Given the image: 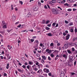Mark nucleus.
I'll use <instances>...</instances> for the list:
<instances>
[{
  "mask_svg": "<svg viewBox=\"0 0 77 77\" xmlns=\"http://www.w3.org/2000/svg\"><path fill=\"white\" fill-rule=\"evenodd\" d=\"M34 9L35 11H37L38 10V8H36V7H34Z\"/></svg>",
  "mask_w": 77,
  "mask_h": 77,
  "instance_id": "obj_34",
  "label": "nucleus"
},
{
  "mask_svg": "<svg viewBox=\"0 0 77 77\" xmlns=\"http://www.w3.org/2000/svg\"><path fill=\"white\" fill-rule=\"evenodd\" d=\"M3 29H6V25H4L3 26Z\"/></svg>",
  "mask_w": 77,
  "mask_h": 77,
  "instance_id": "obj_18",
  "label": "nucleus"
},
{
  "mask_svg": "<svg viewBox=\"0 0 77 77\" xmlns=\"http://www.w3.org/2000/svg\"><path fill=\"white\" fill-rule=\"evenodd\" d=\"M75 32L76 33L77 32V29L76 27H75Z\"/></svg>",
  "mask_w": 77,
  "mask_h": 77,
  "instance_id": "obj_30",
  "label": "nucleus"
},
{
  "mask_svg": "<svg viewBox=\"0 0 77 77\" xmlns=\"http://www.w3.org/2000/svg\"><path fill=\"white\" fill-rule=\"evenodd\" d=\"M49 23V20H47L46 21V24H48Z\"/></svg>",
  "mask_w": 77,
  "mask_h": 77,
  "instance_id": "obj_47",
  "label": "nucleus"
},
{
  "mask_svg": "<svg viewBox=\"0 0 77 77\" xmlns=\"http://www.w3.org/2000/svg\"><path fill=\"white\" fill-rule=\"evenodd\" d=\"M50 5H51V6H54V3L52 2H51L50 3Z\"/></svg>",
  "mask_w": 77,
  "mask_h": 77,
  "instance_id": "obj_17",
  "label": "nucleus"
},
{
  "mask_svg": "<svg viewBox=\"0 0 77 77\" xmlns=\"http://www.w3.org/2000/svg\"><path fill=\"white\" fill-rule=\"evenodd\" d=\"M57 2L58 3H60V4H61V1L60 0H58Z\"/></svg>",
  "mask_w": 77,
  "mask_h": 77,
  "instance_id": "obj_33",
  "label": "nucleus"
},
{
  "mask_svg": "<svg viewBox=\"0 0 77 77\" xmlns=\"http://www.w3.org/2000/svg\"><path fill=\"white\" fill-rule=\"evenodd\" d=\"M27 31V30H22L21 31V32H26Z\"/></svg>",
  "mask_w": 77,
  "mask_h": 77,
  "instance_id": "obj_36",
  "label": "nucleus"
},
{
  "mask_svg": "<svg viewBox=\"0 0 77 77\" xmlns=\"http://www.w3.org/2000/svg\"><path fill=\"white\" fill-rule=\"evenodd\" d=\"M72 51H75V49H74V48H72Z\"/></svg>",
  "mask_w": 77,
  "mask_h": 77,
  "instance_id": "obj_40",
  "label": "nucleus"
},
{
  "mask_svg": "<svg viewBox=\"0 0 77 77\" xmlns=\"http://www.w3.org/2000/svg\"><path fill=\"white\" fill-rule=\"evenodd\" d=\"M63 57H64L65 59H67V56L65 54L63 55Z\"/></svg>",
  "mask_w": 77,
  "mask_h": 77,
  "instance_id": "obj_10",
  "label": "nucleus"
},
{
  "mask_svg": "<svg viewBox=\"0 0 77 77\" xmlns=\"http://www.w3.org/2000/svg\"><path fill=\"white\" fill-rule=\"evenodd\" d=\"M47 26H48V27H51V24H48Z\"/></svg>",
  "mask_w": 77,
  "mask_h": 77,
  "instance_id": "obj_49",
  "label": "nucleus"
},
{
  "mask_svg": "<svg viewBox=\"0 0 77 77\" xmlns=\"http://www.w3.org/2000/svg\"><path fill=\"white\" fill-rule=\"evenodd\" d=\"M65 23L66 24H68V23H69V22L66 21V20H65Z\"/></svg>",
  "mask_w": 77,
  "mask_h": 77,
  "instance_id": "obj_39",
  "label": "nucleus"
},
{
  "mask_svg": "<svg viewBox=\"0 0 77 77\" xmlns=\"http://www.w3.org/2000/svg\"><path fill=\"white\" fill-rule=\"evenodd\" d=\"M48 60H51V58H50V57H48Z\"/></svg>",
  "mask_w": 77,
  "mask_h": 77,
  "instance_id": "obj_44",
  "label": "nucleus"
},
{
  "mask_svg": "<svg viewBox=\"0 0 77 77\" xmlns=\"http://www.w3.org/2000/svg\"><path fill=\"white\" fill-rule=\"evenodd\" d=\"M53 45H54V43H51L50 45V46L51 47H53Z\"/></svg>",
  "mask_w": 77,
  "mask_h": 77,
  "instance_id": "obj_21",
  "label": "nucleus"
},
{
  "mask_svg": "<svg viewBox=\"0 0 77 77\" xmlns=\"http://www.w3.org/2000/svg\"><path fill=\"white\" fill-rule=\"evenodd\" d=\"M71 74L72 75H74V74H75V73L74 72H72L71 73Z\"/></svg>",
  "mask_w": 77,
  "mask_h": 77,
  "instance_id": "obj_57",
  "label": "nucleus"
},
{
  "mask_svg": "<svg viewBox=\"0 0 77 77\" xmlns=\"http://www.w3.org/2000/svg\"><path fill=\"white\" fill-rule=\"evenodd\" d=\"M52 11L54 14H59L58 13V11L54 8H52Z\"/></svg>",
  "mask_w": 77,
  "mask_h": 77,
  "instance_id": "obj_1",
  "label": "nucleus"
},
{
  "mask_svg": "<svg viewBox=\"0 0 77 77\" xmlns=\"http://www.w3.org/2000/svg\"><path fill=\"white\" fill-rule=\"evenodd\" d=\"M43 71L44 72H46V73H48L50 72V71H49V70L45 68L43 69Z\"/></svg>",
  "mask_w": 77,
  "mask_h": 77,
  "instance_id": "obj_3",
  "label": "nucleus"
},
{
  "mask_svg": "<svg viewBox=\"0 0 77 77\" xmlns=\"http://www.w3.org/2000/svg\"><path fill=\"white\" fill-rule=\"evenodd\" d=\"M73 23L72 22H71L69 24L70 26H72L73 24Z\"/></svg>",
  "mask_w": 77,
  "mask_h": 77,
  "instance_id": "obj_54",
  "label": "nucleus"
},
{
  "mask_svg": "<svg viewBox=\"0 0 77 77\" xmlns=\"http://www.w3.org/2000/svg\"><path fill=\"white\" fill-rule=\"evenodd\" d=\"M35 65H39V63L38 62H36L35 63Z\"/></svg>",
  "mask_w": 77,
  "mask_h": 77,
  "instance_id": "obj_58",
  "label": "nucleus"
},
{
  "mask_svg": "<svg viewBox=\"0 0 77 77\" xmlns=\"http://www.w3.org/2000/svg\"><path fill=\"white\" fill-rule=\"evenodd\" d=\"M42 69H39L37 72V74H40L41 72H42Z\"/></svg>",
  "mask_w": 77,
  "mask_h": 77,
  "instance_id": "obj_11",
  "label": "nucleus"
},
{
  "mask_svg": "<svg viewBox=\"0 0 77 77\" xmlns=\"http://www.w3.org/2000/svg\"><path fill=\"white\" fill-rule=\"evenodd\" d=\"M21 5H23V2L22 1H19Z\"/></svg>",
  "mask_w": 77,
  "mask_h": 77,
  "instance_id": "obj_41",
  "label": "nucleus"
},
{
  "mask_svg": "<svg viewBox=\"0 0 77 77\" xmlns=\"http://www.w3.org/2000/svg\"><path fill=\"white\" fill-rule=\"evenodd\" d=\"M42 24L45 23V20H43L42 21Z\"/></svg>",
  "mask_w": 77,
  "mask_h": 77,
  "instance_id": "obj_23",
  "label": "nucleus"
},
{
  "mask_svg": "<svg viewBox=\"0 0 77 77\" xmlns=\"http://www.w3.org/2000/svg\"><path fill=\"white\" fill-rule=\"evenodd\" d=\"M50 56L51 57H52V58H53V57H54V55L53 54H51Z\"/></svg>",
  "mask_w": 77,
  "mask_h": 77,
  "instance_id": "obj_24",
  "label": "nucleus"
},
{
  "mask_svg": "<svg viewBox=\"0 0 77 77\" xmlns=\"http://www.w3.org/2000/svg\"><path fill=\"white\" fill-rule=\"evenodd\" d=\"M4 75L5 77L7 75V74H6V73H4Z\"/></svg>",
  "mask_w": 77,
  "mask_h": 77,
  "instance_id": "obj_61",
  "label": "nucleus"
},
{
  "mask_svg": "<svg viewBox=\"0 0 77 77\" xmlns=\"http://www.w3.org/2000/svg\"><path fill=\"white\" fill-rule=\"evenodd\" d=\"M51 2L52 3H55L56 2V0H52Z\"/></svg>",
  "mask_w": 77,
  "mask_h": 77,
  "instance_id": "obj_35",
  "label": "nucleus"
},
{
  "mask_svg": "<svg viewBox=\"0 0 77 77\" xmlns=\"http://www.w3.org/2000/svg\"><path fill=\"white\" fill-rule=\"evenodd\" d=\"M9 68V64L8 63V64L7 65V66H6V69H8Z\"/></svg>",
  "mask_w": 77,
  "mask_h": 77,
  "instance_id": "obj_14",
  "label": "nucleus"
},
{
  "mask_svg": "<svg viewBox=\"0 0 77 77\" xmlns=\"http://www.w3.org/2000/svg\"><path fill=\"white\" fill-rule=\"evenodd\" d=\"M13 30V29H12L9 30H8L7 32H8V33H9V32H11V30Z\"/></svg>",
  "mask_w": 77,
  "mask_h": 77,
  "instance_id": "obj_28",
  "label": "nucleus"
},
{
  "mask_svg": "<svg viewBox=\"0 0 77 77\" xmlns=\"http://www.w3.org/2000/svg\"><path fill=\"white\" fill-rule=\"evenodd\" d=\"M17 70L20 72H22L23 71V70H22L20 69H18Z\"/></svg>",
  "mask_w": 77,
  "mask_h": 77,
  "instance_id": "obj_15",
  "label": "nucleus"
},
{
  "mask_svg": "<svg viewBox=\"0 0 77 77\" xmlns=\"http://www.w3.org/2000/svg\"><path fill=\"white\" fill-rule=\"evenodd\" d=\"M64 6H69V4L68 3H66L64 4Z\"/></svg>",
  "mask_w": 77,
  "mask_h": 77,
  "instance_id": "obj_22",
  "label": "nucleus"
},
{
  "mask_svg": "<svg viewBox=\"0 0 77 77\" xmlns=\"http://www.w3.org/2000/svg\"><path fill=\"white\" fill-rule=\"evenodd\" d=\"M48 35L49 36H52V35H51V34L50 33H49L48 34Z\"/></svg>",
  "mask_w": 77,
  "mask_h": 77,
  "instance_id": "obj_26",
  "label": "nucleus"
},
{
  "mask_svg": "<svg viewBox=\"0 0 77 77\" xmlns=\"http://www.w3.org/2000/svg\"><path fill=\"white\" fill-rule=\"evenodd\" d=\"M69 36H70V35H69V34H68L67 35L66 37V40H68V39H69Z\"/></svg>",
  "mask_w": 77,
  "mask_h": 77,
  "instance_id": "obj_6",
  "label": "nucleus"
},
{
  "mask_svg": "<svg viewBox=\"0 0 77 77\" xmlns=\"http://www.w3.org/2000/svg\"><path fill=\"white\" fill-rule=\"evenodd\" d=\"M33 70H35V71H38V69L36 67H35V68H34L33 69Z\"/></svg>",
  "mask_w": 77,
  "mask_h": 77,
  "instance_id": "obj_20",
  "label": "nucleus"
},
{
  "mask_svg": "<svg viewBox=\"0 0 77 77\" xmlns=\"http://www.w3.org/2000/svg\"><path fill=\"white\" fill-rule=\"evenodd\" d=\"M66 45H64V47H62L63 48L64 50H65V49H66V48H68V46H66Z\"/></svg>",
  "mask_w": 77,
  "mask_h": 77,
  "instance_id": "obj_7",
  "label": "nucleus"
},
{
  "mask_svg": "<svg viewBox=\"0 0 77 77\" xmlns=\"http://www.w3.org/2000/svg\"><path fill=\"white\" fill-rule=\"evenodd\" d=\"M18 64L19 65H20V66H21V65H22V64H21L20 63H19Z\"/></svg>",
  "mask_w": 77,
  "mask_h": 77,
  "instance_id": "obj_59",
  "label": "nucleus"
},
{
  "mask_svg": "<svg viewBox=\"0 0 77 77\" xmlns=\"http://www.w3.org/2000/svg\"><path fill=\"white\" fill-rule=\"evenodd\" d=\"M2 26H3V25H5V22H4V21H2Z\"/></svg>",
  "mask_w": 77,
  "mask_h": 77,
  "instance_id": "obj_50",
  "label": "nucleus"
},
{
  "mask_svg": "<svg viewBox=\"0 0 77 77\" xmlns=\"http://www.w3.org/2000/svg\"><path fill=\"white\" fill-rule=\"evenodd\" d=\"M73 6L75 7H77V4H74Z\"/></svg>",
  "mask_w": 77,
  "mask_h": 77,
  "instance_id": "obj_62",
  "label": "nucleus"
},
{
  "mask_svg": "<svg viewBox=\"0 0 77 77\" xmlns=\"http://www.w3.org/2000/svg\"><path fill=\"white\" fill-rule=\"evenodd\" d=\"M42 59H43V60H46V57H45V56H42Z\"/></svg>",
  "mask_w": 77,
  "mask_h": 77,
  "instance_id": "obj_12",
  "label": "nucleus"
},
{
  "mask_svg": "<svg viewBox=\"0 0 77 77\" xmlns=\"http://www.w3.org/2000/svg\"><path fill=\"white\" fill-rule=\"evenodd\" d=\"M75 44L72 43H70L69 45L71 46H74V45Z\"/></svg>",
  "mask_w": 77,
  "mask_h": 77,
  "instance_id": "obj_16",
  "label": "nucleus"
},
{
  "mask_svg": "<svg viewBox=\"0 0 77 77\" xmlns=\"http://www.w3.org/2000/svg\"><path fill=\"white\" fill-rule=\"evenodd\" d=\"M30 68H29V71H32V70H33V69H32V67H31V66H30Z\"/></svg>",
  "mask_w": 77,
  "mask_h": 77,
  "instance_id": "obj_27",
  "label": "nucleus"
},
{
  "mask_svg": "<svg viewBox=\"0 0 77 77\" xmlns=\"http://www.w3.org/2000/svg\"><path fill=\"white\" fill-rule=\"evenodd\" d=\"M22 77H26V76H25V75H24L22 74Z\"/></svg>",
  "mask_w": 77,
  "mask_h": 77,
  "instance_id": "obj_64",
  "label": "nucleus"
},
{
  "mask_svg": "<svg viewBox=\"0 0 77 77\" xmlns=\"http://www.w3.org/2000/svg\"><path fill=\"white\" fill-rule=\"evenodd\" d=\"M42 48H43L44 50H45V47L44 46H42Z\"/></svg>",
  "mask_w": 77,
  "mask_h": 77,
  "instance_id": "obj_60",
  "label": "nucleus"
},
{
  "mask_svg": "<svg viewBox=\"0 0 77 77\" xmlns=\"http://www.w3.org/2000/svg\"><path fill=\"white\" fill-rule=\"evenodd\" d=\"M51 52V50H49L48 52V53H50V52Z\"/></svg>",
  "mask_w": 77,
  "mask_h": 77,
  "instance_id": "obj_56",
  "label": "nucleus"
},
{
  "mask_svg": "<svg viewBox=\"0 0 77 77\" xmlns=\"http://www.w3.org/2000/svg\"><path fill=\"white\" fill-rule=\"evenodd\" d=\"M12 46H10V47L8 48V49L9 50H11V49H12Z\"/></svg>",
  "mask_w": 77,
  "mask_h": 77,
  "instance_id": "obj_42",
  "label": "nucleus"
},
{
  "mask_svg": "<svg viewBox=\"0 0 77 77\" xmlns=\"http://www.w3.org/2000/svg\"><path fill=\"white\" fill-rule=\"evenodd\" d=\"M34 43L35 44H36L37 45H38L39 44V42L38 41V40H36L34 41Z\"/></svg>",
  "mask_w": 77,
  "mask_h": 77,
  "instance_id": "obj_8",
  "label": "nucleus"
},
{
  "mask_svg": "<svg viewBox=\"0 0 77 77\" xmlns=\"http://www.w3.org/2000/svg\"><path fill=\"white\" fill-rule=\"evenodd\" d=\"M21 24H19V25H18L17 26V27H21Z\"/></svg>",
  "mask_w": 77,
  "mask_h": 77,
  "instance_id": "obj_45",
  "label": "nucleus"
},
{
  "mask_svg": "<svg viewBox=\"0 0 77 77\" xmlns=\"http://www.w3.org/2000/svg\"><path fill=\"white\" fill-rule=\"evenodd\" d=\"M31 41L32 42H33V41H34V39H31Z\"/></svg>",
  "mask_w": 77,
  "mask_h": 77,
  "instance_id": "obj_53",
  "label": "nucleus"
},
{
  "mask_svg": "<svg viewBox=\"0 0 77 77\" xmlns=\"http://www.w3.org/2000/svg\"><path fill=\"white\" fill-rule=\"evenodd\" d=\"M70 32H74V29H70Z\"/></svg>",
  "mask_w": 77,
  "mask_h": 77,
  "instance_id": "obj_43",
  "label": "nucleus"
},
{
  "mask_svg": "<svg viewBox=\"0 0 77 77\" xmlns=\"http://www.w3.org/2000/svg\"><path fill=\"white\" fill-rule=\"evenodd\" d=\"M57 8H58V9H60L61 10V11H62V9L60 8V7L58 6L57 7Z\"/></svg>",
  "mask_w": 77,
  "mask_h": 77,
  "instance_id": "obj_48",
  "label": "nucleus"
},
{
  "mask_svg": "<svg viewBox=\"0 0 77 77\" xmlns=\"http://www.w3.org/2000/svg\"><path fill=\"white\" fill-rule=\"evenodd\" d=\"M30 65H28L26 66V68L27 69H29L30 68Z\"/></svg>",
  "mask_w": 77,
  "mask_h": 77,
  "instance_id": "obj_19",
  "label": "nucleus"
},
{
  "mask_svg": "<svg viewBox=\"0 0 77 77\" xmlns=\"http://www.w3.org/2000/svg\"><path fill=\"white\" fill-rule=\"evenodd\" d=\"M67 52L68 53H69V54H70L71 53V51L69 50L67 51Z\"/></svg>",
  "mask_w": 77,
  "mask_h": 77,
  "instance_id": "obj_51",
  "label": "nucleus"
},
{
  "mask_svg": "<svg viewBox=\"0 0 77 77\" xmlns=\"http://www.w3.org/2000/svg\"><path fill=\"white\" fill-rule=\"evenodd\" d=\"M45 29L47 30H50V28L48 27H46Z\"/></svg>",
  "mask_w": 77,
  "mask_h": 77,
  "instance_id": "obj_37",
  "label": "nucleus"
},
{
  "mask_svg": "<svg viewBox=\"0 0 77 77\" xmlns=\"http://www.w3.org/2000/svg\"><path fill=\"white\" fill-rule=\"evenodd\" d=\"M48 75L49 76H51V72H50L48 73Z\"/></svg>",
  "mask_w": 77,
  "mask_h": 77,
  "instance_id": "obj_52",
  "label": "nucleus"
},
{
  "mask_svg": "<svg viewBox=\"0 0 77 77\" xmlns=\"http://www.w3.org/2000/svg\"><path fill=\"white\" fill-rule=\"evenodd\" d=\"M73 41H74L75 40H77V37L76 38H74L73 39Z\"/></svg>",
  "mask_w": 77,
  "mask_h": 77,
  "instance_id": "obj_25",
  "label": "nucleus"
},
{
  "mask_svg": "<svg viewBox=\"0 0 77 77\" xmlns=\"http://www.w3.org/2000/svg\"><path fill=\"white\" fill-rule=\"evenodd\" d=\"M47 6L49 9H50V6H49V5H48V4H47Z\"/></svg>",
  "mask_w": 77,
  "mask_h": 77,
  "instance_id": "obj_55",
  "label": "nucleus"
},
{
  "mask_svg": "<svg viewBox=\"0 0 77 77\" xmlns=\"http://www.w3.org/2000/svg\"><path fill=\"white\" fill-rule=\"evenodd\" d=\"M22 67L23 68L25 69L26 68V66L23 65V66H22Z\"/></svg>",
  "mask_w": 77,
  "mask_h": 77,
  "instance_id": "obj_32",
  "label": "nucleus"
},
{
  "mask_svg": "<svg viewBox=\"0 0 77 77\" xmlns=\"http://www.w3.org/2000/svg\"><path fill=\"white\" fill-rule=\"evenodd\" d=\"M67 11H69V12H70V11H72V9H69L67 10Z\"/></svg>",
  "mask_w": 77,
  "mask_h": 77,
  "instance_id": "obj_31",
  "label": "nucleus"
},
{
  "mask_svg": "<svg viewBox=\"0 0 77 77\" xmlns=\"http://www.w3.org/2000/svg\"><path fill=\"white\" fill-rule=\"evenodd\" d=\"M12 19L13 20V21H14L15 20V19H16V16L15 15H13L12 16Z\"/></svg>",
  "mask_w": 77,
  "mask_h": 77,
  "instance_id": "obj_4",
  "label": "nucleus"
},
{
  "mask_svg": "<svg viewBox=\"0 0 77 77\" xmlns=\"http://www.w3.org/2000/svg\"><path fill=\"white\" fill-rule=\"evenodd\" d=\"M56 23H53L52 24V26H55V25H56Z\"/></svg>",
  "mask_w": 77,
  "mask_h": 77,
  "instance_id": "obj_46",
  "label": "nucleus"
},
{
  "mask_svg": "<svg viewBox=\"0 0 77 77\" xmlns=\"http://www.w3.org/2000/svg\"><path fill=\"white\" fill-rule=\"evenodd\" d=\"M55 43H58V41L57 40H55L54 41Z\"/></svg>",
  "mask_w": 77,
  "mask_h": 77,
  "instance_id": "obj_63",
  "label": "nucleus"
},
{
  "mask_svg": "<svg viewBox=\"0 0 77 77\" xmlns=\"http://www.w3.org/2000/svg\"><path fill=\"white\" fill-rule=\"evenodd\" d=\"M60 77H63L65 75V74L63 72H61V73L60 74Z\"/></svg>",
  "mask_w": 77,
  "mask_h": 77,
  "instance_id": "obj_5",
  "label": "nucleus"
},
{
  "mask_svg": "<svg viewBox=\"0 0 77 77\" xmlns=\"http://www.w3.org/2000/svg\"><path fill=\"white\" fill-rule=\"evenodd\" d=\"M66 2V0H63L62 1V2H61V4H64V3Z\"/></svg>",
  "mask_w": 77,
  "mask_h": 77,
  "instance_id": "obj_13",
  "label": "nucleus"
},
{
  "mask_svg": "<svg viewBox=\"0 0 77 77\" xmlns=\"http://www.w3.org/2000/svg\"><path fill=\"white\" fill-rule=\"evenodd\" d=\"M41 62L42 63H44V60L43 59H42L41 61Z\"/></svg>",
  "mask_w": 77,
  "mask_h": 77,
  "instance_id": "obj_38",
  "label": "nucleus"
},
{
  "mask_svg": "<svg viewBox=\"0 0 77 77\" xmlns=\"http://www.w3.org/2000/svg\"><path fill=\"white\" fill-rule=\"evenodd\" d=\"M73 57L70 55L69 56V59L70 62H73V61L74 59H73Z\"/></svg>",
  "mask_w": 77,
  "mask_h": 77,
  "instance_id": "obj_2",
  "label": "nucleus"
},
{
  "mask_svg": "<svg viewBox=\"0 0 77 77\" xmlns=\"http://www.w3.org/2000/svg\"><path fill=\"white\" fill-rule=\"evenodd\" d=\"M29 64L30 65H33V62H32L31 61H29Z\"/></svg>",
  "mask_w": 77,
  "mask_h": 77,
  "instance_id": "obj_9",
  "label": "nucleus"
},
{
  "mask_svg": "<svg viewBox=\"0 0 77 77\" xmlns=\"http://www.w3.org/2000/svg\"><path fill=\"white\" fill-rule=\"evenodd\" d=\"M32 67L33 69H34V68H35V67H36V65H35V64L33 66H32Z\"/></svg>",
  "mask_w": 77,
  "mask_h": 77,
  "instance_id": "obj_29",
  "label": "nucleus"
}]
</instances>
